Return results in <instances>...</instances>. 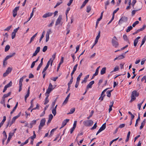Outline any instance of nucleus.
I'll return each instance as SVG.
<instances>
[{
    "instance_id": "obj_5",
    "label": "nucleus",
    "mask_w": 146,
    "mask_h": 146,
    "mask_svg": "<svg viewBox=\"0 0 146 146\" xmlns=\"http://www.w3.org/2000/svg\"><path fill=\"white\" fill-rule=\"evenodd\" d=\"M139 93L136 90L133 91L131 93V98H133L136 99V97L138 96Z\"/></svg>"
},
{
    "instance_id": "obj_64",
    "label": "nucleus",
    "mask_w": 146,
    "mask_h": 146,
    "mask_svg": "<svg viewBox=\"0 0 146 146\" xmlns=\"http://www.w3.org/2000/svg\"><path fill=\"white\" fill-rule=\"evenodd\" d=\"M35 63L36 62H35L34 61H33L32 62V64L31 65V68H33L34 67V66L35 65Z\"/></svg>"
},
{
    "instance_id": "obj_8",
    "label": "nucleus",
    "mask_w": 146,
    "mask_h": 146,
    "mask_svg": "<svg viewBox=\"0 0 146 146\" xmlns=\"http://www.w3.org/2000/svg\"><path fill=\"white\" fill-rule=\"evenodd\" d=\"M51 33V29H49L48 30V31L46 32V42L48 41L49 40V35L50 33Z\"/></svg>"
},
{
    "instance_id": "obj_25",
    "label": "nucleus",
    "mask_w": 146,
    "mask_h": 146,
    "mask_svg": "<svg viewBox=\"0 0 146 146\" xmlns=\"http://www.w3.org/2000/svg\"><path fill=\"white\" fill-rule=\"evenodd\" d=\"M75 111V108H71L70 110V111L69 113H67V114H69L73 113Z\"/></svg>"
},
{
    "instance_id": "obj_39",
    "label": "nucleus",
    "mask_w": 146,
    "mask_h": 146,
    "mask_svg": "<svg viewBox=\"0 0 146 146\" xmlns=\"http://www.w3.org/2000/svg\"><path fill=\"white\" fill-rule=\"evenodd\" d=\"M5 98H3V97H2V99L1 100V103L3 104H4V105L5 106Z\"/></svg>"
},
{
    "instance_id": "obj_47",
    "label": "nucleus",
    "mask_w": 146,
    "mask_h": 146,
    "mask_svg": "<svg viewBox=\"0 0 146 146\" xmlns=\"http://www.w3.org/2000/svg\"><path fill=\"white\" fill-rule=\"evenodd\" d=\"M15 35H16V33H15L14 32H13L11 34L12 38V39H13V38H14L15 36Z\"/></svg>"
},
{
    "instance_id": "obj_17",
    "label": "nucleus",
    "mask_w": 146,
    "mask_h": 146,
    "mask_svg": "<svg viewBox=\"0 0 146 146\" xmlns=\"http://www.w3.org/2000/svg\"><path fill=\"white\" fill-rule=\"evenodd\" d=\"M40 49V47H38L36 48V49L35 52L33 54L32 56V57L35 56L37 53L39 52Z\"/></svg>"
},
{
    "instance_id": "obj_23",
    "label": "nucleus",
    "mask_w": 146,
    "mask_h": 146,
    "mask_svg": "<svg viewBox=\"0 0 146 146\" xmlns=\"http://www.w3.org/2000/svg\"><path fill=\"white\" fill-rule=\"evenodd\" d=\"M69 121V119H66L65 120H64L63 121L62 123V124H63V125L65 126L66 125L67 123Z\"/></svg>"
},
{
    "instance_id": "obj_19",
    "label": "nucleus",
    "mask_w": 146,
    "mask_h": 146,
    "mask_svg": "<svg viewBox=\"0 0 146 146\" xmlns=\"http://www.w3.org/2000/svg\"><path fill=\"white\" fill-rule=\"evenodd\" d=\"M89 75H88L86 76L84 78V80L81 83L82 84L86 83L87 82V79L89 78Z\"/></svg>"
},
{
    "instance_id": "obj_33",
    "label": "nucleus",
    "mask_w": 146,
    "mask_h": 146,
    "mask_svg": "<svg viewBox=\"0 0 146 146\" xmlns=\"http://www.w3.org/2000/svg\"><path fill=\"white\" fill-rule=\"evenodd\" d=\"M12 82L11 81L9 83L7 84L5 86L7 88H9V87H10L12 86Z\"/></svg>"
},
{
    "instance_id": "obj_61",
    "label": "nucleus",
    "mask_w": 146,
    "mask_h": 146,
    "mask_svg": "<svg viewBox=\"0 0 146 146\" xmlns=\"http://www.w3.org/2000/svg\"><path fill=\"white\" fill-rule=\"evenodd\" d=\"M70 8L69 7H68L66 11V15L67 17V14L68 13V11H70Z\"/></svg>"
},
{
    "instance_id": "obj_36",
    "label": "nucleus",
    "mask_w": 146,
    "mask_h": 146,
    "mask_svg": "<svg viewBox=\"0 0 146 146\" xmlns=\"http://www.w3.org/2000/svg\"><path fill=\"white\" fill-rule=\"evenodd\" d=\"M91 10V7L90 5L88 6L86 8V12L88 13Z\"/></svg>"
},
{
    "instance_id": "obj_32",
    "label": "nucleus",
    "mask_w": 146,
    "mask_h": 146,
    "mask_svg": "<svg viewBox=\"0 0 146 146\" xmlns=\"http://www.w3.org/2000/svg\"><path fill=\"white\" fill-rule=\"evenodd\" d=\"M123 38L125 40L127 41H128V43L130 44V42H129L128 39L127 38V36L126 35H123Z\"/></svg>"
},
{
    "instance_id": "obj_35",
    "label": "nucleus",
    "mask_w": 146,
    "mask_h": 146,
    "mask_svg": "<svg viewBox=\"0 0 146 146\" xmlns=\"http://www.w3.org/2000/svg\"><path fill=\"white\" fill-rule=\"evenodd\" d=\"M37 121V119L36 120H34L32 121L30 124V125H35L36 123V122Z\"/></svg>"
},
{
    "instance_id": "obj_30",
    "label": "nucleus",
    "mask_w": 146,
    "mask_h": 146,
    "mask_svg": "<svg viewBox=\"0 0 146 146\" xmlns=\"http://www.w3.org/2000/svg\"><path fill=\"white\" fill-rule=\"evenodd\" d=\"M119 70V67L118 66H116L114 68L113 70L111 71L110 73H111L112 72H113L117 71H118Z\"/></svg>"
},
{
    "instance_id": "obj_42",
    "label": "nucleus",
    "mask_w": 146,
    "mask_h": 146,
    "mask_svg": "<svg viewBox=\"0 0 146 146\" xmlns=\"http://www.w3.org/2000/svg\"><path fill=\"white\" fill-rule=\"evenodd\" d=\"M139 23V21H135L133 24L132 26L133 27H135V26Z\"/></svg>"
},
{
    "instance_id": "obj_62",
    "label": "nucleus",
    "mask_w": 146,
    "mask_h": 146,
    "mask_svg": "<svg viewBox=\"0 0 146 146\" xmlns=\"http://www.w3.org/2000/svg\"><path fill=\"white\" fill-rule=\"evenodd\" d=\"M39 109V105L38 104H37L36 105V107H35V108H33V109H34V110L36 109L38 110V109Z\"/></svg>"
},
{
    "instance_id": "obj_10",
    "label": "nucleus",
    "mask_w": 146,
    "mask_h": 146,
    "mask_svg": "<svg viewBox=\"0 0 146 146\" xmlns=\"http://www.w3.org/2000/svg\"><path fill=\"white\" fill-rule=\"evenodd\" d=\"M62 15H59L58 18L57 19L56 23L55 25L57 26L60 24L62 20Z\"/></svg>"
},
{
    "instance_id": "obj_59",
    "label": "nucleus",
    "mask_w": 146,
    "mask_h": 146,
    "mask_svg": "<svg viewBox=\"0 0 146 146\" xmlns=\"http://www.w3.org/2000/svg\"><path fill=\"white\" fill-rule=\"evenodd\" d=\"M6 61V60H5V59H4L3 62V66L4 67H5V66L7 64V62Z\"/></svg>"
},
{
    "instance_id": "obj_14",
    "label": "nucleus",
    "mask_w": 146,
    "mask_h": 146,
    "mask_svg": "<svg viewBox=\"0 0 146 146\" xmlns=\"http://www.w3.org/2000/svg\"><path fill=\"white\" fill-rule=\"evenodd\" d=\"M94 83V81H92L90 82L87 85L86 87V90H88L89 88H91L92 87V86Z\"/></svg>"
},
{
    "instance_id": "obj_12",
    "label": "nucleus",
    "mask_w": 146,
    "mask_h": 146,
    "mask_svg": "<svg viewBox=\"0 0 146 146\" xmlns=\"http://www.w3.org/2000/svg\"><path fill=\"white\" fill-rule=\"evenodd\" d=\"M146 27V25H144L142 28H141L139 29H138L135 32L133 33V35H135L136 34L138 33H139V32L140 31H143L145 29V28Z\"/></svg>"
},
{
    "instance_id": "obj_48",
    "label": "nucleus",
    "mask_w": 146,
    "mask_h": 146,
    "mask_svg": "<svg viewBox=\"0 0 146 146\" xmlns=\"http://www.w3.org/2000/svg\"><path fill=\"white\" fill-rule=\"evenodd\" d=\"M138 42V40H135L134 41L133 44L135 46H137V44Z\"/></svg>"
},
{
    "instance_id": "obj_9",
    "label": "nucleus",
    "mask_w": 146,
    "mask_h": 146,
    "mask_svg": "<svg viewBox=\"0 0 146 146\" xmlns=\"http://www.w3.org/2000/svg\"><path fill=\"white\" fill-rule=\"evenodd\" d=\"M119 8H117L113 12V15H112V17L111 18V20L109 22L108 24H109L113 20L114 17V14L115 13L119 10Z\"/></svg>"
},
{
    "instance_id": "obj_1",
    "label": "nucleus",
    "mask_w": 146,
    "mask_h": 146,
    "mask_svg": "<svg viewBox=\"0 0 146 146\" xmlns=\"http://www.w3.org/2000/svg\"><path fill=\"white\" fill-rule=\"evenodd\" d=\"M94 123L93 121L91 120H86L83 122L84 125L87 127L91 126Z\"/></svg>"
},
{
    "instance_id": "obj_60",
    "label": "nucleus",
    "mask_w": 146,
    "mask_h": 146,
    "mask_svg": "<svg viewBox=\"0 0 146 146\" xmlns=\"http://www.w3.org/2000/svg\"><path fill=\"white\" fill-rule=\"evenodd\" d=\"M49 102V100L48 99L46 98L45 100L44 104L46 105Z\"/></svg>"
},
{
    "instance_id": "obj_49",
    "label": "nucleus",
    "mask_w": 146,
    "mask_h": 146,
    "mask_svg": "<svg viewBox=\"0 0 146 146\" xmlns=\"http://www.w3.org/2000/svg\"><path fill=\"white\" fill-rule=\"evenodd\" d=\"M91 114H90V115L89 116H88L87 117V119H90V117H92V115L94 113L93 111H92L91 112Z\"/></svg>"
},
{
    "instance_id": "obj_34",
    "label": "nucleus",
    "mask_w": 146,
    "mask_h": 146,
    "mask_svg": "<svg viewBox=\"0 0 146 146\" xmlns=\"http://www.w3.org/2000/svg\"><path fill=\"white\" fill-rule=\"evenodd\" d=\"M11 70L12 68L10 67H9L6 70V72H7L8 74H9L10 72H11Z\"/></svg>"
},
{
    "instance_id": "obj_4",
    "label": "nucleus",
    "mask_w": 146,
    "mask_h": 146,
    "mask_svg": "<svg viewBox=\"0 0 146 146\" xmlns=\"http://www.w3.org/2000/svg\"><path fill=\"white\" fill-rule=\"evenodd\" d=\"M128 20V17L125 16L122 17L119 20L118 24H121L123 22H126Z\"/></svg>"
},
{
    "instance_id": "obj_16",
    "label": "nucleus",
    "mask_w": 146,
    "mask_h": 146,
    "mask_svg": "<svg viewBox=\"0 0 146 146\" xmlns=\"http://www.w3.org/2000/svg\"><path fill=\"white\" fill-rule=\"evenodd\" d=\"M139 8H135L134 9L136 10H133L131 12V14L132 15H133L135 14L136 11L140 10L142 9L141 6H140L139 5Z\"/></svg>"
},
{
    "instance_id": "obj_31",
    "label": "nucleus",
    "mask_w": 146,
    "mask_h": 146,
    "mask_svg": "<svg viewBox=\"0 0 146 146\" xmlns=\"http://www.w3.org/2000/svg\"><path fill=\"white\" fill-rule=\"evenodd\" d=\"M10 48V46L9 45H7L5 48V52L8 51Z\"/></svg>"
},
{
    "instance_id": "obj_26",
    "label": "nucleus",
    "mask_w": 146,
    "mask_h": 146,
    "mask_svg": "<svg viewBox=\"0 0 146 146\" xmlns=\"http://www.w3.org/2000/svg\"><path fill=\"white\" fill-rule=\"evenodd\" d=\"M30 88V87L29 86L28 88V90H27V93L26 95L25 96V97H26V98H27L29 96Z\"/></svg>"
},
{
    "instance_id": "obj_11",
    "label": "nucleus",
    "mask_w": 146,
    "mask_h": 146,
    "mask_svg": "<svg viewBox=\"0 0 146 146\" xmlns=\"http://www.w3.org/2000/svg\"><path fill=\"white\" fill-rule=\"evenodd\" d=\"M53 13L50 12H48L45 13L42 16L43 18H46L48 17H50L53 15Z\"/></svg>"
},
{
    "instance_id": "obj_40",
    "label": "nucleus",
    "mask_w": 146,
    "mask_h": 146,
    "mask_svg": "<svg viewBox=\"0 0 146 146\" xmlns=\"http://www.w3.org/2000/svg\"><path fill=\"white\" fill-rule=\"evenodd\" d=\"M136 2V0H133L132 2V5L133 7V9H134V7L135 5V4Z\"/></svg>"
},
{
    "instance_id": "obj_57",
    "label": "nucleus",
    "mask_w": 146,
    "mask_h": 146,
    "mask_svg": "<svg viewBox=\"0 0 146 146\" xmlns=\"http://www.w3.org/2000/svg\"><path fill=\"white\" fill-rule=\"evenodd\" d=\"M53 117V116L52 114H50L49 115L48 119L52 120Z\"/></svg>"
},
{
    "instance_id": "obj_37",
    "label": "nucleus",
    "mask_w": 146,
    "mask_h": 146,
    "mask_svg": "<svg viewBox=\"0 0 146 146\" xmlns=\"http://www.w3.org/2000/svg\"><path fill=\"white\" fill-rule=\"evenodd\" d=\"M73 77H71V79H70V81L68 83V86H70V85L72 84L73 82Z\"/></svg>"
},
{
    "instance_id": "obj_43",
    "label": "nucleus",
    "mask_w": 146,
    "mask_h": 146,
    "mask_svg": "<svg viewBox=\"0 0 146 146\" xmlns=\"http://www.w3.org/2000/svg\"><path fill=\"white\" fill-rule=\"evenodd\" d=\"M97 127V122H96L94 124L93 127L91 129L93 130V129H96V128Z\"/></svg>"
},
{
    "instance_id": "obj_50",
    "label": "nucleus",
    "mask_w": 146,
    "mask_h": 146,
    "mask_svg": "<svg viewBox=\"0 0 146 146\" xmlns=\"http://www.w3.org/2000/svg\"><path fill=\"white\" fill-rule=\"evenodd\" d=\"M125 124L124 123L120 125L118 127V128H121L124 127Z\"/></svg>"
},
{
    "instance_id": "obj_27",
    "label": "nucleus",
    "mask_w": 146,
    "mask_h": 146,
    "mask_svg": "<svg viewBox=\"0 0 146 146\" xmlns=\"http://www.w3.org/2000/svg\"><path fill=\"white\" fill-rule=\"evenodd\" d=\"M25 77H24V76H23L20 79L19 83V85H22V82L23 81V79Z\"/></svg>"
},
{
    "instance_id": "obj_7",
    "label": "nucleus",
    "mask_w": 146,
    "mask_h": 146,
    "mask_svg": "<svg viewBox=\"0 0 146 146\" xmlns=\"http://www.w3.org/2000/svg\"><path fill=\"white\" fill-rule=\"evenodd\" d=\"M52 85L51 83H49L48 87L47 90L46 92V94H49L50 92L52 91Z\"/></svg>"
},
{
    "instance_id": "obj_6",
    "label": "nucleus",
    "mask_w": 146,
    "mask_h": 146,
    "mask_svg": "<svg viewBox=\"0 0 146 146\" xmlns=\"http://www.w3.org/2000/svg\"><path fill=\"white\" fill-rule=\"evenodd\" d=\"M19 9V7H15L13 10V16L14 17H15L17 15V11Z\"/></svg>"
},
{
    "instance_id": "obj_56",
    "label": "nucleus",
    "mask_w": 146,
    "mask_h": 146,
    "mask_svg": "<svg viewBox=\"0 0 146 146\" xmlns=\"http://www.w3.org/2000/svg\"><path fill=\"white\" fill-rule=\"evenodd\" d=\"M73 1L71 0H70L69 2L67 3V5L69 6H70L72 3Z\"/></svg>"
},
{
    "instance_id": "obj_22",
    "label": "nucleus",
    "mask_w": 146,
    "mask_h": 146,
    "mask_svg": "<svg viewBox=\"0 0 146 146\" xmlns=\"http://www.w3.org/2000/svg\"><path fill=\"white\" fill-rule=\"evenodd\" d=\"M106 68L104 67L102 68L100 72V74L101 75H103L106 73Z\"/></svg>"
},
{
    "instance_id": "obj_38",
    "label": "nucleus",
    "mask_w": 146,
    "mask_h": 146,
    "mask_svg": "<svg viewBox=\"0 0 146 146\" xmlns=\"http://www.w3.org/2000/svg\"><path fill=\"white\" fill-rule=\"evenodd\" d=\"M11 92H9L7 94H4L3 97V98H5L11 95Z\"/></svg>"
},
{
    "instance_id": "obj_44",
    "label": "nucleus",
    "mask_w": 146,
    "mask_h": 146,
    "mask_svg": "<svg viewBox=\"0 0 146 146\" xmlns=\"http://www.w3.org/2000/svg\"><path fill=\"white\" fill-rule=\"evenodd\" d=\"M48 67L49 66L46 65V66L43 69V70L42 72V73H43L44 72H45L47 70Z\"/></svg>"
},
{
    "instance_id": "obj_41",
    "label": "nucleus",
    "mask_w": 146,
    "mask_h": 146,
    "mask_svg": "<svg viewBox=\"0 0 146 146\" xmlns=\"http://www.w3.org/2000/svg\"><path fill=\"white\" fill-rule=\"evenodd\" d=\"M52 113L54 116L56 115V110L53 109L52 110Z\"/></svg>"
},
{
    "instance_id": "obj_13",
    "label": "nucleus",
    "mask_w": 146,
    "mask_h": 146,
    "mask_svg": "<svg viewBox=\"0 0 146 146\" xmlns=\"http://www.w3.org/2000/svg\"><path fill=\"white\" fill-rule=\"evenodd\" d=\"M100 67V66H99L96 68L95 73L93 74L92 78H91V80L94 79L96 76L98 75L99 72V70Z\"/></svg>"
},
{
    "instance_id": "obj_45",
    "label": "nucleus",
    "mask_w": 146,
    "mask_h": 146,
    "mask_svg": "<svg viewBox=\"0 0 146 146\" xmlns=\"http://www.w3.org/2000/svg\"><path fill=\"white\" fill-rule=\"evenodd\" d=\"M47 46H44L43 48L42 51L43 52H45L47 49Z\"/></svg>"
},
{
    "instance_id": "obj_2",
    "label": "nucleus",
    "mask_w": 146,
    "mask_h": 146,
    "mask_svg": "<svg viewBox=\"0 0 146 146\" xmlns=\"http://www.w3.org/2000/svg\"><path fill=\"white\" fill-rule=\"evenodd\" d=\"M117 40L115 36L113 37L111 40L112 44L115 47H117L118 46V43L117 41Z\"/></svg>"
},
{
    "instance_id": "obj_3",
    "label": "nucleus",
    "mask_w": 146,
    "mask_h": 146,
    "mask_svg": "<svg viewBox=\"0 0 146 146\" xmlns=\"http://www.w3.org/2000/svg\"><path fill=\"white\" fill-rule=\"evenodd\" d=\"M46 122V119L45 118L42 119L40 121V124L38 126V130H40L44 125Z\"/></svg>"
},
{
    "instance_id": "obj_58",
    "label": "nucleus",
    "mask_w": 146,
    "mask_h": 146,
    "mask_svg": "<svg viewBox=\"0 0 146 146\" xmlns=\"http://www.w3.org/2000/svg\"><path fill=\"white\" fill-rule=\"evenodd\" d=\"M109 89V88H107L106 89H105L102 92V94H101V96H102L104 94L105 92H106V90L108 89Z\"/></svg>"
},
{
    "instance_id": "obj_24",
    "label": "nucleus",
    "mask_w": 146,
    "mask_h": 146,
    "mask_svg": "<svg viewBox=\"0 0 146 146\" xmlns=\"http://www.w3.org/2000/svg\"><path fill=\"white\" fill-rule=\"evenodd\" d=\"M112 91L111 90H108L106 92L107 96L108 97H110L111 96V92Z\"/></svg>"
},
{
    "instance_id": "obj_53",
    "label": "nucleus",
    "mask_w": 146,
    "mask_h": 146,
    "mask_svg": "<svg viewBox=\"0 0 146 146\" xmlns=\"http://www.w3.org/2000/svg\"><path fill=\"white\" fill-rule=\"evenodd\" d=\"M78 64H76L74 66V67L73 69V71H75L76 70V69H77V67L78 66Z\"/></svg>"
},
{
    "instance_id": "obj_55",
    "label": "nucleus",
    "mask_w": 146,
    "mask_h": 146,
    "mask_svg": "<svg viewBox=\"0 0 146 146\" xmlns=\"http://www.w3.org/2000/svg\"><path fill=\"white\" fill-rule=\"evenodd\" d=\"M57 128H54V129H52L51 131V132H50V133H51V134L49 135V137H51L52 136V135H51V133L53 132H54L56 129Z\"/></svg>"
},
{
    "instance_id": "obj_28",
    "label": "nucleus",
    "mask_w": 146,
    "mask_h": 146,
    "mask_svg": "<svg viewBox=\"0 0 146 146\" xmlns=\"http://www.w3.org/2000/svg\"><path fill=\"white\" fill-rule=\"evenodd\" d=\"M133 29V27L131 26H130L127 27V29L126 30V32L127 33L129 32Z\"/></svg>"
},
{
    "instance_id": "obj_52",
    "label": "nucleus",
    "mask_w": 146,
    "mask_h": 146,
    "mask_svg": "<svg viewBox=\"0 0 146 146\" xmlns=\"http://www.w3.org/2000/svg\"><path fill=\"white\" fill-rule=\"evenodd\" d=\"M119 137L117 138H116L115 139L113 140L112 141H111L110 143V145H111L113 143V142H114V141H117Z\"/></svg>"
},
{
    "instance_id": "obj_46",
    "label": "nucleus",
    "mask_w": 146,
    "mask_h": 146,
    "mask_svg": "<svg viewBox=\"0 0 146 146\" xmlns=\"http://www.w3.org/2000/svg\"><path fill=\"white\" fill-rule=\"evenodd\" d=\"M12 25L9 26L7 28L5 29L4 31H9L11 28Z\"/></svg>"
},
{
    "instance_id": "obj_29",
    "label": "nucleus",
    "mask_w": 146,
    "mask_h": 146,
    "mask_svg": "<svg viewBox=\"0 0 146 146\" xmlns=\"http://www.w3.org/2000/svg\"><path fill=\"white\" fill-rule=\"evenodd\" d=\"M125 58V56L122 54L118 56V60H120L123 59Z\"/></svg>"
},
{
    "instance_id": "obj_51",
    "label": "nucleus",
    "mask_w": 146,
    "mask_h": 146,
    "mask_svg": "<svg viewBox=\"0 0 146 146\" xmlns=\"http://www.w3.org/2000/svg\"><path fill=\"white\" fill-rule=\"evenodd\" d=\"M100 31L98 33L97 36H96V39L98 40L100 36Z\"/></svg>"
},
{
    "instance_id": "obj_15",
    "label": "nucleus",
    "mask_w": 146,
    "mask_h": 146,
    "mask_svg": "<svg viewBox=\"0 0 146 146\" xmlns=\"http://www.w3.org/2000/svg\"><path fill=\"white\" fill-rule=\"evenodd\" d=\"M16 54L15 52H14L12 54H11L10 55L7 56L5 58V60H7L11 58L13 56H14Z\"/></svg>"
},
{
    "instance_id": "obj_54",
    "label": "nucleus",
    "mask_w": 146,
    "mask_h": 146,
    "mask_svg": "<svg viewBox=\"0 0 146 146\" xmlns=\"http://www.w3.org/2000/svg\"><path fill=\"white\" fill-rule=\"evenodd\" d=\"M58 78V77H53L52 78H51V79L54 81H56V80Z\"/></svg>"
},
{
    "instance_id": "obj_21",
    "label": "nucleus",
    "mask_w": 146,
    "mask_h": 146,
    "mask_svg": "<svg viewBox=\"0 0 146 146\" xmlns=\"http://www.w3.org/2000/svg\"><path fill=\"white\" fill-rule=\"evenodd\" d=\"M106 128V123H104L100 128L99 130L101 131L104 130Z\"/></svg>"
},
{
    "instance_id": "obj_20",
    "label": "nucleus",
    "mask_w": 146,
    "mask_h": 146,
    "mask_svg": "<svg viewBox=\"0 0 146 146\" xmlns=\"http://www.w3.org/2000/svg\"><path fill=\"white\" fill-rule=\"evenodd\" d=\"M70 93L67 96V97L66 98L65 100H64V101L63 102V104H66L67 103V102H68V99H69V97H70Z\"/></svg>"
},
{
    "instance_id": "obj_63",
    "label": "nucleus",
    "mask_w": 146,
    "mask_h": 146,
    "mask_svg": "<svg viewBox=\"0 0 146 146\" xmlns=\"http://www.w3.org/2000/svg\"><path fill=\"white\" fill-rule=\"evenodd\" d=\"M60 2H58L56 3V5H57V6H58L60 5L62 3V0H60Z\"/></svg>"
},
{
    "instance_id": "obj_18",
    "label": "nucleus",
    "mask_w": 146,
    "mask_h": 146,
    "mask_svg": "<svg viewBox=\"0 0 146 146\" xmlns=\"http://www.w3.org/2000/svg\"><path fill=\"white\" fill-rule=\"evenodd\" d=\"M43 58H42L41 60L40 63L39 64V65H38V67L36 68V70L37 71L39 70H40V68L42 66L43 64Z\"/></svg>"
}]
</instances>
